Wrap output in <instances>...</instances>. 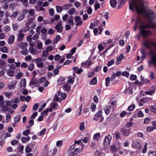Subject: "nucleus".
<instances>
[{
    "label": "nucleus",
    "instance_id": "obj_1",
    "mask_svg": "<svg viewBox=\"0 0 156 156\" xmlns=\"http://www.w3.org/2000/svg\"><path fill=\"white\" fill-rule=\"evenodd\" d=\"M145 0H137V14L142 16L146 19L147 22L142 24L140 27V33L144 37L152 34V32L145 28H156V23L153 21L156 19V13L151 9L146 10L145 7Z\"/></svg>",
    "mask_w": 156,
    "mask_h": 156
},
{
    "label": "nucleus",
    "instance_id": "obj_2",
    "mask_svg": "<svg viewBox=\"0 0 156 156\" xmlns=\"http://www.w3.org/2000/svg\"><path fill=\"white\" fill-rule=\"evenodd\" d=\"M82 151L81 148L78 147L76 144H73L70 147L68 151L71 156H75L79 154Z\"/></svg>",
    "mask_w": 156,
    "mask_h": 156
},
{
    "label": "nucleus",
    "instance_id": "obj_3",
    "mask_svg": "<svg viewBox=\"0 0 156 156\" xmlns=\"http://www.w3.org/2000/svg\"><path fill=\"white\" fill-rule=\"evenodd\" d=\"M93 120L97 121L99 120L100 122H102L104 120V118L102 116V113L101 111H99L95 114Z\"/></svg>",
    "mask_w": 156,
    "mask_h": 156
},
{
    "label": "nucleus",
    "instance_id": "obj_4",
    "mask_svg": "<svg viewBox=\"0 0 156 156\" xmlns=\"http://www.w3.org/2000/svg\"><path fill=\"white\" fill-rule=\"evenodd\" d=\"M9 66L10 68L7 70V74L9 76H13L14 75L15 71V66L13 64L11 66L9 65Z\"/></svg>",
    "mask_w": 156,
    "mask_h": 156
},
{
    "label": "nucleus",
    "instance_id": "obj_5",
    "mask_svg": "<svg viewBox=\"0 0 156 156\" xmlns=\"http://www.w3.org/2000/svg\"><path fill=\"white\" fill-rule=\"evenodd\" d=\"M129 8L130 10L136 12V0H131L130 3Z\"/></svg>",
    "mask_w": 156,
    "mask_h": 156
},
{
    "label": "nucleus",
    "instance_id": "obj_6",
    "mask_svg": "<svg viewBox=\"0 0 156 156\" xmlns=\"http://www.w3.org/2000/svg\"><path fill=\"white\" fill-rule=\"evenodd\" d=\"M144 44L147 48L151 49L152 46H154L155 44L150 41L145 40L144 41Z\"/></svg>",
    "mask_w": 156,
    "mask_h": 156
},
{
    "label": "nucleus",
    "instance_id": "obj_7",
    "mask_svg": "<svg viewBox=\"0 0 156 156\" xmlns=\"http://www.w3.org/2000/svg\"><path fill=\"white\" fill-rule=\"evenodd\" d=\"M74 19L75 21L76 22V25L77 26L81 25L82 24L83 21L80 16H76Z\"/></svg>",
    "mask_w": 156,
    "mask_h": 156
},
{
    "label": "nucleus",
    "instance_id": "obj_8",
    "mask_svg": "<svg viewBox=\"0 0 156 156\" xmlns=\"http://www.w3.org/2000/svg\"><path fill=\"white\" fill-rule=\"evenodd\" d=\"M120 131L122 133L123 135L126 136H128L129 133V130L125 128H121Z\"/></svg>",
    "mask_w": 156,
    "mask_h": 156
},
{
    "label": "nucleus",
    "instance_id": "obj_9",
    "mask_svg": "<svg viewBox=\"0 0 156 156\" xmlns=\"http://www.w3.org/2000/svg\"><path fill=\"white\" fill-rule=\"evenodd\" d=\"M55 28L57 30V32L59 33H61L63 31V27L62 26L61 23H59L57 24L55 27Z\"/></svg>",
    "mask_w": 156,
    "mask_h": 156
},
{
    "label": "nucleus",
    "instance_id": "obj_10",
    "mask_svg": "<svg viewBox=\"0 0 156 156\" xmlns=\"http://www.w3.org/2000/svg\"><path fill=\"white\" fill-rule=\"evenodd\" d=\"M127 0H119L118 2V5L117 9H119L125 5V2Z\"/></svg>",
    "mask_w": 156,
    "mask_h": 156
},
{
    "label": "nucleus",
    "instance_id": "obj_11",
    "mask_svg": "<svg viewBox=\"0 0 156 156\" xmlns=\"http://www.w3.org/2000/svg\"><path fill=\"white\" fill-rule=\"evenodd\" d=\"M7 66L6 62H5L2 59H0V68L5 69V67Z\"/></svg>",
    "mask_w": 156,
    "mask_h": 156
},
{
    "label": "nucleus",
    "instance_id": "obj_12",
    "mask_svg": "<svg viewBox=\"0 0 156 156\" xmlns=\"http://www.w3.org/2000/svg\"><path fill=\"white\" fill-rule=\"evenodd\" d=\"M22 30H20L19 32V35L18 40L19 42H21L23 40V38L25 35L24 34L22 33Z\"/></svg>",
    "mask_w": 156,
    "mask_h": 156
},
{
    "label": "nucleus",
    "instance_id": "obj_13",
    "mask_svg": "<svg viewBox=\"0 0 156 156\" xmlns=\"http://www.w3.org/2000/svg\"><path fill=\"white\" fill-rule=\"evenodd\" d=\"M20 87L21 89L24 88L26 85V80L25 79H23L20 82Z\"/></svg>",
    "mask_w": 156,
    "mask_h": 156
},
{
    "label": "nucleus",
    "instance_id": "obj_14",
    "mask_svg": "<svg viewBox=\"0 0 156 156\" xmlns=\"http://www.w3.org/2000/svg\"><path fill=\"white\" fill-rule=\"evenodd\" d=\"M15 38V37L14 35L10 36L8 39V43L10 44L13 43L14 41Z\"/></svg>",
    "mask_w": 156,
    "mask_h": 156
},
{
    "label": "nucleus",
    "instance_id": "obj_15",
    "mask_svg": "<svg viewBox=\"0 0 156 156\" xmlns=\"http://www.w3.org/2000/svg\"><path fill=\"white\" fill-rule=\"evenodd\" d=\"M111 108V106L110 105H107L104 108V110H105V113L106 114L108 115L109 114L110 110Z\"/></svg>",
    "mask_w": 156,
    "mask_h": 156
},
{
    "label": "nucleus",
    "instance_id": "obj_16",
    "mask_svg": "<svg viewBox=\"0 0 156 156\" xmlns=\"http://www.w3.org/2000/svg\"><path fill=\"white\" fill-rule=\"evenodd\" d=\"M39 82L38 81H36L34 80H31L30 83L34 85V87H39L40 86Z\"/></svg>",
    "mask_w": 156,
    "mask_h": 156
},
{
    "label": "nucleus",
    "instance_id": "obj_17",
    "mask_svg": "<svg viewBox=\"0 0 156 156\" xmlns=\"http://www.w3.org/2000/svg\"><path fill=\"white\" fill-rule=\"evenodd\" d=\"M16 81H14L13 82L11 83V84L9 85L8 87V88L9 89H14L15 86L16 85Z\"/></svg>",
    "mask_w": 156,
    "mask_h": 156
},
{
    "label": "nucleus",
    "instance_id": "obj_18",
    "mask_svg": "<svg viewBox=\"0 0 156 156\" xmlns=\"http://www.w3.org/2000/svg\"><path fill=\"white\" fill-rule=\"evenodd\" d=\"M110 3L111 6L113 8H115L117 4V2L115 0H110Z\"/></svg>",
    "mask_w": 156,
    "mask_h": 156
},
{
    "label": "nucleus",
    "instance_id": "obj_19",
    "mask_svg": "<svg viewBox=\"0 0 156 156\" xmlns=\"http://www.w3.org/2000/svg\"><path fill=\"white\" fill-rule=\"evenodd\" d=\"M131 114V113H126L125 111H122L120 114V117L123 118L126 115L128 116L129 115Z\"/></svg>",
    "mask_w": 156,
    "mask_h": 156
},
{
    "label": "nucleus",
    "instance_id": "obj_20",
    "mask_svg": "<svg viewBox=\"0 0 156 156\" xmlns=\"http://www.w3.org/2000/svg\"><path fill=\"white\" fill-rule=\"evenodd\" d=\"M136 16H134L133 17V19L131 20V22H132L133 21H134L135 22V24L134 25V27L133 28V31H135L136 29V19L135 17Z\"/></svg>",
    "mask_w": 156,
    "mask_h": 156
},
{
    "label": "nucleus",
    "instance_id": "obj_21",
    "mask_svg": "<svg viewBox=\"0 0 156 156\" xmlns=\"http://www.w3.org/2000/svg\"><path fill=\"white\" fill-rule=\"evenodd\" d=\"M60 17V16L59 15L56 14L55 15L54 18H52L51 19V21L52 23H54L55 20H58Z\"/></svg>",
    "mask_w": 156,
    "mask_h": 156
},
{
    "label": "nucleus",
    "instance_id": "obj_22",
    "mask_svg": "<svg viewBox=\"0 0 156 156\" xmlns=\"http://www.w3.org/2000/svg\"><path fill=\"white\" fill-rule=\"evenodd\" d=\"M74 81V77H71L70 76L68 77L67 82L68 83L70 84H73Z\"/></svg>",
    "mask_w": 156,
    "mask_h": 156
},
{
    "label": "nucleus",
    "instance_id": "obj_23",
    "mask_svg": "<svg viewBox=\"0 0 156 156\" xmlns=\"http://www.w3.org/2000/svg\"><path fill=\"white\" fill-rule=\"evenodd\" d=\"M30 139V136H27V138L24 137H21V140L23 143H25L26 142L29 141Z\"/></svg>",
    "mask_w": 156,
    "mask_h": 156
},
{
    "label": "nucleus",
    "instance_id": "obj_24",
    "mask_svg": "<svg viewBox=\"0 0 156 156\" xmlns=\"http://www.w3.org/2000/svg\"><path fill=\"white\" fill-rule=\"evenodd\" d=\"M48 145H46L44 147L43 153L44 156H47L48 155Z\"/></svg>",
    "mask_w": 156,
    "mask_h": 156
},
{
    "label": "nucleus",
    "instance_id": "obj_25",
    "mask_svg": "<svg viewBox=\"0 0 156 156\" xmlns=\"http://www.w3.org/2000/svg\"><path fill=\"white\" fill-rule=\"evenodd\" d=\"M65 80V78L64 77H60L57 81V83L59 85H61L63 83V81Z\"/></svg>",
    "mask_w": 156,
    "mask_h": 156
},
{
    "label": "nucleus",
    "instance_id": "obj_26",
    "mask_svg": "<svg viewBox=\"0 0 156 156\" xmlns=\"http://www.w3.org/2000/svg\"><path fill=\"white\" fill-rule=\"evenodd\" d=\"M19 47L22 49H24L27 46V43H24L22 42L19 45Z\"/></svg>",
    "mask_w": 156,
    "mask_h": 156
},
{
    "label": "nucleus",
    "instance_id": "obj_27",
    "mask_svg": "<svg viewBox=\"0 0 156 156\" xmlns=\"http://www.w3.org/2000/svg\"><path fill=\"white\" fill-rule=\"evenodd\" d=\"M140 52L142 55L141 56V58L143 60L146 57V53L144 49H142L141 50Z\"/></svg>",
    "mask_w": 156,
    "mask_h": 156
},
{
    "label": "nucleus",
    "instance_id": "obj_28",
    "mask_svg": "<svg viewBox=\"0 0 156 156\" xmlns=\"http://www.w3.org/2000/svg\"><path fill=\"white\" fill-rule=\"evenodd\" d=\"M72 6L73 5L71 4H66L63 5L62 7L63 9L67 10L70 7Z\"/></svg>",
    "mask_w": 156,
    "mask_h": 156
},
{
    "label": "nucleus",
    "instance_id": "obj_29",
    "mask_svg": "<svg viewBox=\"0 0 156 156\" xmlns=\"http://www.w3.org/2000/svg\"><path fill=\"white\" fill-rule=\"evenodd\" d=\"M56 10L57 12L61 13L62 11L63 8V7L60 6H56Z\"/></svg>",
    "mask_w": 156,
    "mask_h": 156
},
{
    "label": "nucleus",
    "instance_id": "obj_30",
    "mask_svg": "<svg viewBox=\"0 0 156 156\" xmlns=\"http://www.w3.org/2000/svg\"><path fill=\"white\" fill-rule=\"evenodd\" d=\"M0 50L2 52L4 53H8L9 52L8 49L6 46L2 47L1 49Z\"/></svg>",
    "mask_w": 156,
    "mask_h": 156
},
{
    "label": "nucleus",
    "instance_id": "obj_31",
    "mask_svg": "<svg viewBox=\"0 0 156 156\" xmlns=\"http://www.w3.org/2000/svg\"><path fill=\"white\" fill-rule=\"evenodd\" d=\"M58 105V103L57 102H53L51 103L50 106L53 109H55Z\"/></svg>",
    "mask_w": 156,
    "mask_h": 156
},
{
    "label": "nucleus",
    "instance_id": "obj_32",
    "mask_svg": "<svg viewBox=\"0 0 156 156\" xmlns=\"http://www.w3.org/2000/svg\"><path fill=\"white\" fill-rule=\"evenodd\" d=\"M25 14L24 13H22L21 15H20L17 18V20L19 21H20L22 20L25 18Z\"/></svg>",
    "mask_w": 156,
    "mask_h": 156
},
{
    "label": "nucleus",
    "instance_id": "obj_33",
    "mask_svg": "<svg viewBox=\"0 0 156 156\" xmlns=\"http://www.w3.org/2000/svg\"><path fill=\"white\" fill-rule=\"evenodd\" d=\"M75 12V9L74 7H73L70 9L68 13L69 15H72Z\"/></svg>",
    "mask_w": 156,
    "mask_h": 156
},
{
    "label": "nucleus",
    "instance_id": "obj_34",
    "mask_svg": "<svg viewBox=\"0 0 156 156\" xmlns=\"http://www.w3.org/2000/svg\"><path fill=\"white\" fill-rule=\"evenodd\" d=\"M135 108V105L134 104H133L129 106L128 108V110L129 111H133Z\"/></svg>",
    "mask_w": 156,
    "mask_h": 156
},
{
    "label": "nucleus",
    "instance_id": "obj_35",
    "mask_svg": "<svg viewBox=\"0 0 156 156\" xmlns=\"http://www.w3.org/2000/svg\"><path fill=\"white\" fill-rule=\"evenodd\" d=\"M64 89L66 90V91H69L70 90V87L69 85L68 84H66L63 86Z\"/></svg>",
    "mask_w": 156,
    "mask_h": 156
},
{
    "label": "nucleus",
    "instance_id": "obj_36",
    "mask_svg": "<svg viewBox=\"0 0 156 156\" xmlns=\"http://www.w3.org/2000/svg\"><path fill=\"white\" fill-rule=\"evenodd\" d=\"M156 151H153L152 150H151L148 154V156H156Z\"/></svg>",
    "mask_w": 156,
    "mask_h": 156
},
{
    "label": "nucleus",
    "instance_id": "obj_37",
    "mask_svg": "<svg viewBox=\"0 0 156 156\" xmlns=\"http://www.w3.org/2000/svg\"><path fill=\"white\" fill-rule=\"evenodd\" d=\"M97 79L96 77L94 78L91 81L90 84H91L95 85L97 83Z\"/></svg>",
    "mask_w": 156,
    "mask_h": 156
},
{
    "label": "nucleus",
    "instance_id": "obj_38",
    "mask_svg": "<svg viewBox=\"0 0 156 156\" xmlns=\"http://www.w3.org/2000/svg\"><path fill=\"white\" fill-rule=\"evenodd\" d=\"M11 28L10 26L7 25L4 27V30L6 32H8L10 30Z\"/></svg>",
    "mask_w": 156,
    "mask_h": 156
},
{
    "label": "nucleus",
    "instance_id": "obj_39",
    "mask_svg": "<svg viewBox=\"0 0 156 156\" xmlns=\"http://www.w3.org/2000/svg\"><path fill=\"white\" fill-rule=\"evenodd\" d=\"M30 133V131L29 129H27L23 132V134L25 136H28Z\"/></svg>",
    "mask_w": 156,
    "mask_h": 156
},
{
    "label": "nucleus",
    "instance_id": "obj_40",
    "mask_svg": "<svg viewBox=\"0 0 156 156\" xmlns=\"http://www.w3.org/2000/svg\"><path fill=\"white\" fill-rule=\"evenodd\" d=\"M148 144L147 143H146L144 145V148L142 150V152L143 153H145L147 151V146Z\"/></svg>",
    "mask_w": 156,
    "mask_h": 156
},
{
    "label": "nucleus",
    "instance_id": "obj_41",
    "mask_svg": "<svg viewBox=\"0 0 156 156\" xmlns=\"http://www.w3.org/2000/svg\"><path fill=\"white\" fill-rule=\"evenodd\" d=\"M150 109L151 111L156 114V108L154 107V106L152 105L150 107Z\"/></svg>",
    "mask_w": 156,
    "mask_h": 156
},
{
    "label": "nucleus",
    "instance_id": "obj_42",
    "mask_svg": "<svg viewBox=\"0 0 156 156\" xmlns=\"http://www.w3.org/2000/svg\"><path fill=\"white\" fill-rule=\"evenodd\" d=\"M34 68V64H30L28 66V69L30 71L33 70Z\"/></svg>",
    "mask_w": 156,
    "mask_h": 156
},
{
    "label": "nucleus",
    "instance_id": "obj_43",
    "mask_svg": "<svg viewBox=\"0 0 156 156\" xmlns=\"http://www.w3.org/2000/svg\"><path fill=\"white\" fill-rule=\"evenodd\" d=\"M24 149V146L23 145H21L18 148V151L21 153H23V150Z\"/></svg>",
    "mask_w": 156,
    "mask_h": 156
},
{
    "label": "nucleus",
    "instance_id": "obj_44",
    "mask_svg": "<svg viewBox=\"0 0 156 156\" xmlns=\"http://www.w3.org/2000/svg\"><path fill=\"white\" fill-rule=\"evenodd\" d=\"M36 8L37 10L44 11L45 10V9L41 6H36Z\"/></svg>",
    "mask_w": 156,
    "mask_h": 156
},
{
    "label": "nucleus",
    "instance_id": "obj_45",
    "mask_svg": "<svg viewBox=\"0 0 156 156\" xmlns=\"http://www.w3.org/2000/svg\"><path fill=\"white\" fill-rule=\"evenodd\" d=\"M33 61H35L36 63L38 64L41 62L42 61V59L41 58H38L33 60Z\"/></svg>",
    "mask_w": 156,
    "mask_h": 156
},
{
    "label": "nucleus",
    "instance_id": "obj_46",
    "mask_svg": "<svg viewBox=\"0 0 156 156\" xmlns=\"http://www.w3.org/2000/svg\"><path fill=\"white\" fill-rule=\"evenodd\" d=\"M110 80L109 77H108L105 79V85L106 87L108 86Z\"/></svg>",
    "mask_w": 156,
    "mask_h": 156
},
{
    "label": "nucleus",
    "instance_id": "obj_47",
    "mask_svg": "<svg viewBox=\"0 0 156 156\" xmlns=\"http://www.w3.org/2000/svg\"><path fill=\"white\" fill-rule=\"evenodd\" d=\"M120 137V135L118 131H116L115 132V138L116 140H117Z\"/></svg>",
    "mask_w": 156,
    "mask_h": 156
},
{
    "label": "nucleus",
    "instance_id": "obj_48",
    "mask_svg": "<svg viewBox=\"0 0 156 156\" xmlns=\"http://www.w3.org/2000/svg\"><path fill=\"white\" fill-rule=\"evenodd\" d=\"M115 62L114 60L113 59L111 60L110 61L108 62L107 63V66L108 67H110Z\"/></svg>",
    "mask_w": 156,
    "mask_h": 156
},
{
    "label": "nucleus",
    "instance_id": "obj_49",
    "mask_svg": "<svg viewBox=\"0 0 156 156\" xmlns=\"http://www.w3.org/2000/svg\"><path fill=\"white\" fill-rule=\"evenodd\" d=\"M20 53L23 55H26L28 53V51L27 49L21 51Z\"/></svg>",
    "mask_w": 156,
    "mask_h": 156
},
{
    "label": "nucleus",
    "instance_id": "obj_50",
    "mask_svg": "<svg viewBox=\"0 0 156 156\" xmlns=\"http://www.w3.org/2000/svg\"><path fill=\"white\" fill-rule=\"evenodd\" d=\"M84 128V123L83 122H82L80 124V130H83Z\"/></svg>",
    "mask_w": 156,
    "mask_h": 156
},
{
    "label": "nucleus",
    "instance_id": "obj_51",
    "mask_svg": "<svg viewBox=\"0 0 156 156\" xmlns=\"http://www.w3.org/2000/svg\"><path fill=\"white\" fill-rule=\"evenodd\" d=\"M100 136V133H97L95 134L94 136V139L96 140H98V138Z\"/></svg>",
    "mask_w": 156,
    "mask_h": 156
},
{
    "label": "nucleus",
    "instance_id": "obj_52",
    "mask_svg": "<svg viewBox=\"0 0 156 156\" xmlns=\"http://www.w3.org/2000/svg\"><path fill=\"white\" fill-rule=\"evenodd\" d=\"M122 75L123 76H126L128 77L129 75V73L128 72L124 71L122 73Z\"/></svg>",
    "mask_w": 156,
    "mask_h": 156
},
{
    "label": "nucleus",
    "instance_id": "obj_53",
    "mask_svg": "<svg viewBox=\"0 0 156 156\" xmlns=\"http://www.w3.org/2000/svg\"><path fill=\"white\" fill-rule=\"evenodd\" d=\"M46 80V78L45 77H42L38 80L39 83H42L44 82Z\"/></svg>",
    "mask_w": 156,
    "mask_h": 156
},
{
    "label": "nucleus",
    "instance_id": "obj_54",
    "mask_svg": "<svg viewBox=\"0 0 156 156\" xmlns=\"http://www.w3.org/2000/svg\"><path fill=\"white\" fill-rule=\"evenodd\" d=\"M133 123V122H127L126 125L125 126L127 128H129L131 126Z\"/></svg>",
    "mask_w": 156,
    "mask_h": 156
},
{
    "label": "nucleus",
    "instance_id": "obj_55",
    "mask_svg": "<svg viewBox=\"0 0 156 156\" xmlns=\"http://www.w3.org/2000/svg\"><path fill=\"white\" fill-rule=\"evenodd\" d=\"M18 141L16 140H14L11 141V144L13 146H15L18 143Z\"/></svg>",
    "mask_w": 156,
    "mask_h": 156
},
{
    "label": "nucleus",
    "instance_id": "obj_56",
    "mask_svg": "<svg viewBox=\"0 0 156 156\" xmlns=\"http://www.w3.org/2000/svg\"><path fill=\"white\" fill-rule=\"evenodd\" d=\"M87 33L85 34L84 37L86 38H88L90 37V31L88 30L87 31Z\"/></svg>",
    "mask_w": 156,
    "mask_h": 156
},
{
    "label": "nucleus",
    "instance_id": "obj_57",
    "mask_svg": "<svg viewBox=\"0 0 156 156\" xmlns=\"http://www.w3.org/2000/svg\"><path fill=\"white\" fill-rule=\"evenodd\" d=\"M23 75V73L21 72L18 73L16 76V78L17 79H20L21 77Z\"/></svg>",
    "mask_w": 156,
    "mask_h": 156
},
{
    "label": "nucleus",
    "instance_id": "obj_58",
    "mask_svg": "<svg viewBox=\"0 0 156 156\" xmlns=\"http://www.w3.org/2000/svg\"><path fill=\"white\" fill-rule=\"evenodd\" d=\"M125 44L124 41L123 40H120L119 41V44L121 46H124Z\"/></svg>",
    "mask_w": 156,
    "mask_h": 156
},
{
    "label": "nucleus",
    "instance_id": "obj_59",
    "mask_svg": "<svg viewBox=\"0 0 156 156\" xmlns=\"http://www.w3.org/2000/svg\"><path fill=\"white\" fill-rule=\"evenodd\" d=\"M38 105L37 103L35 104L33 107V110L34 111H36L38 107Z\"/></svg>",
    "mask_w": 156,
    "mask_h": 156
},
{
    "label": "nucleus",
    "instance_id": "obj_60",
    "mask_svg": "<svg viewBox=\"0 0 156 156\" xmlns=\"http://www.w3.org/2000/svg\"><path fill=\"white\" fill-rule=\"evenodd\" d=\"M68 23L70 25L73 26L74 25V22H73V20L72 19H69L68 20Z\"/></svg>",
    "mask_w": 156,
    "mask_h": 156
},
{
    "label": "nucleus",
    "instance_id": "obj_61",
    "mask_svg": "<svg viewBox=\"0 0 156 156\" xmlns=\"http://www.w3.org/2000/svg\"><path fill=\"white\" fill-rule=\"evenodd\" d=\"M123 57V55L122 54H121L119 57H117V60L118 61H120L122 60Z\"/></svg>",
    "mask_w": 156,
    "mask_h": 156
},
{
    "label": "nucleus",
    "instance_id": "obj_62",
    "mask_svg": "<svg viewBox=\"0 0 156 156\" xmlns=\"http://www.w3.org/2000/svg\"><path fill=\"white\" fill-rule=\"evenodd\" d=\"M31 149L29 147L27 146L25 148V152L26 153L30 152L31 151Z\"/></svg>",
    "mask_w": 156,
    "mask_h": 156
},
{
    "label": "nucleus",
    "instance_id": "obj_63",
    "mask_svg": "<svg viewBox=\"0 0 156 156\" xmlns=\"http://www.w3.org/2000/svg\"><path fill=\"white\" fill-rule=\"evenodd\" d=\"M11 117V115L9 114L8 113L6 116V121L7 122H9L10 119Z\"/></svg>",
    "mask_w": 156,
    "mask_h": 156
},
{
    "label": "nucleus",
    "instance_id": "obj_64",
    "mask_svg": "<svg viewBox=\"0 0 156 156\" xmlns=\"http://www.w3.org/2000/svg\"><path fill=\"white\" fill-rule=\"evenodd\" d=\"M74 5L76 7L78 8L81 5V4L78 1H76L74 3Z\"/></svg>",
    "mask_w": 156,
    "mask_h": 156
}]
</instances>
